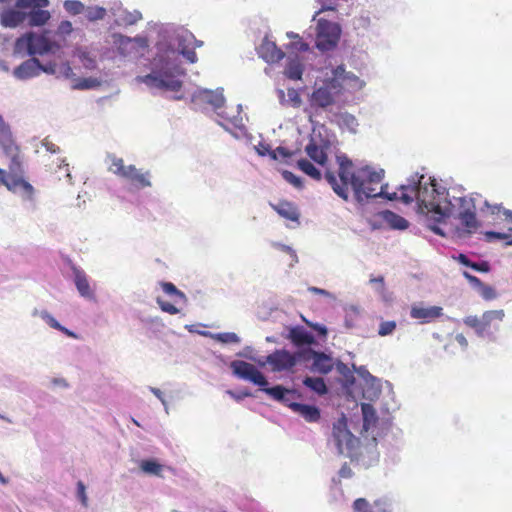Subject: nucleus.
Returning <instances> with one entry per match:
<instances>
[{
    "instance_id": "obj_1",
    "label": "nucleus",
    "mask_w": 512,
    "mask_h": 512,
    "mask_svg": "<svg viewBox=\"0 0 512 512\" xmlns=\"http://www.w3.org/2000/svg\"><path fill=\"white\" fill-rule=\"evenodd\" d=\"M319 134H312L305 151L317 164L325 168L324 177L333 191L343 200L349 198V186H351L355 198L362 202L368 198L384 197L390 201L399 200L404 204L417 201L418 210L428 220L435 222L430 229L444 235L442 229L437 226L443 223L453 214V208L458 207L457 219L460 226L456 231L459 237H467L474 234L480 227V221L476 216V203L473 197L463 196L454 198L455 203L448 199V192L444 187L438 186L435 179L415 173L408 179V184L401 185L400 193L387 191V184L382 185L384 170H374L370 167L355 169L353 162L346 155L336 156L338 163V182L335 173L326 167L328 153L336 148L337 140L330 130H318Z\"/></svg>"
},
{
    "instance_id": "obj_2",
    "label": "nucleus",
    "mask_w": 512,
    "mask_h": 512,
    "mask_svg": "<svg viewBox=\"0 0 512 512\" xmlns=\"http://www.w3.org/2000/svg\"><path fill=\"white\" fill-rule=\"evenodd\" d=\"M155 55L148 63L149 73L138 75L136 81L144 84L153 94H169L174 100L184 97L185 69L181 58L189 63L197 61L196 52L189 49L195 36L188 29L174 23L157 26Z\"/></svg>"
},
{
    "instance_id": "obj_3",
    "label": "nucleus",
    "mask_w": 512,
    "mask_h": 512,
    "mask_svg": "<svg viewBox=\"0 0 512 512\" xmlns=\"http://www.w3.org/2000/svg\"><path fill=\"white\" fill-rule=\"evenodd\" d=\"M365 86V82L354 73L347 71L341 64L331 69V73L316 88L311 96L312 107L327 108L340 102L341 95L356 92Z\"/></svg>"
},
{
    "instance_id": "obj_4",
    "label": "nucleus",
    "mask_w": 512,
    "mask_h": 512,
    "mask_svg": "<svg viewBox=\"0 0 512 512\" xmlns=\"http://www.w3.org/2000/svg\"><path fill=\"white\" fill-rule=\"evenodd\" d=\"M18 52L26 51L28 55H44L60 49V44L51 41L46 33L29 32L18 38L15 44Z\"/></svg>"
},
{
    "instance_id": "obj_5",
    "label": "nucleus",
    "mask_w": 512,
    "mask_h": 512,
    "mask_svg": "<svg viewBox=\"0 0 512 512\" xmlns=\"http://www.w3.org/2000/svg\"><path fill=\"white\" fill-rule=\"evenodd\" d=\"M505 317L504 310L485 311L481 317L470 315L463 319L466 326L475 330L480 336L491 335L493 331L499 329Z\"/></svg>"
},
{
    "instance_id": "obj_6",
    "label": "nucleus",
    "mask_w": 512,
    "mask_h": 512,
    "mask_svg": "<svg viewBox=\"0 0 512 512\" xmlns=\"http://www.w3.org/2000/svg\"><path fill=\"white\" fill-rule=\"evenodd\" d=\"M109 166L108 170L113 174L126 179L137 188H145L151 186L149 181V172L141 173L134 165H124L122 158L115 155H109Z\"/></svg>"
},
{
    "instance_id": "obj_7",
    "label": "nucleus",
    "mask_w": 512,
    "mask_h": 512,
    "mask_svg": "<svg viewBox=\"0 0 512 512\" xmlns=\"http://www.w3.org/2000/svg\"><path fill=\"white\" fill-rule=\"evenodd\" d=\"M226 99L224 96L223 88H216L215 90L197 88L191 95V104L194 109L203 112H216L223 104Z\"/></svg>"
},
{
    "instance_id": "obj_8",
    "label": "nucleus",
    "mask_w": 512,
    "mask_h": 512,
    "mask_svg": "<svg viewBox=\"0 0 512 512\" xmlns=\"http://www.w3.org/2000/svg\"><path fill=\"white\" fill-rule=\"evenodd\" d=\"M50 5L49 0H16L19 9H30L25 12V21L30 27H42L51 18V13L44 8Z\"/></svg>"
},
{
    "instance_id": "obj_9",
    "label": "nucleus",
    "mask_w": 512,
    "mask_h": 512,
    "mask_svg": "<svg viewBox=\"0 0 512 512\" xmlns=\"http://www.w3.org/2000/svg\"><path fill=\"white\" fill-rule=\"evenodd\" d=\"M340 34L338 23L320 18L316 25L315 45L321 51L331 50L337 45Z\"/></svg>"
},
{
    "instance_id": "obj_10",
    "label": "nucleus",
    "mask_w": 512,
    "mask_h": 512,
    "mask_svg": "<svg viewBox=\"0 0 512 512\" xmlns=\"http://www.w3.org/2000/svg\"><path fill=\"white\" fill-rule=\"evenodd\" d=\"M300 358H302V352L291 353L285 349H277L264 360H259L258 364L269 365L272 372H283L294 368Z\"/></svg>"
},
{
    "instance_id": "obj_11",
    "label": "nucleus",
    "mask_w": 512,
    "mask_h": 512,
    "mask_svg": "<svg viewBox=\"0 0 512 512\" xmlns=\"http://www.w3.org/2000/svg\"><path fill=\"white\" fill-rule=\"evenodd\" d=\"M216 121L222 128H246L247 115L242 111V105L227 106L223 104L221 109L215 112Z\"/></svg>"
},
{
    "instance_id": "obj_12",
    "label": "nucleus",
    "mask_w": 512,
    "mask_h": 512,
    "mask_svg": "<svg viewBox=\"0 0 512 512\" xmlns=\"http://www.w3.org/2000/svg\"><path fill=\"white\" fill-rule=\"evenodd\" d=\"M21 174H6V172L0 168V185H4L9 191L13 193H19L26 200H33L34 188Z\"/></svg>"
},
{
    "instance_id": "obj_13",
    "label": "nucleus",
    "mask_w": 512,
    "mask_h": 512,
    "mask_svg": "<svg viewBox=\"0 0 512 512\" xmlns=\"http://www.w3.org/2000/svg\"><path fill=\"white\" fill-rule=\"evenodd\" d=\"M230 367L233 374L238 378L248 380L260 387H266L268 385L265 376L251 363L242 360H234L231 362Z\"/></svg>"
},
{
    "instance_id": "obj_14",
    "label": "nucleus",
    "mask_w": 512,
    "mask_h": 512,
    "mask_svg": "<svg viewBox=\"0 0 512 512\" xmlns=\"http://www.w3.org/2000/svg\"><path fill=\"white\" fill-rule=\"evenodd\" d=\"M302 358L305 360L313 359L312 369L321 374H327L333 369V359L323 352H317L313 349L302 351Z\"/></svg>"
},
{
    "instance_id": "obj_15",
    "label": "nucleus",
    "mask_w": 512,
    "mask_h": 512,
    "mask_svg": "<svg viewBox=\"0 0 512 512\" xmlns=\"http://www.w3.org/2000/svg\"><path fill=\"white\" fill-rule=\"evenodd\" d=\"M257 54L268 64L279 62L285 56L284 52L277 47L275 42L270 41L267 37L257 47Z\"/></svg>"
},
{
    "instance_id": "obj_16",
    "label": "nucleus",
    "mask_w": 512,
    "mask_h": 512,
    "mask_svg": "<svg viewBox=\"0 0 512 512\" xmlns=\"http://www.w3.org/2000/svg\"><path fill=\"white\" fill-rule=\"evenodd\" d=\"M41 73L40 61L30 58L13 70V76L18 80H28L39 76Z\"/></svg>"
},
{
    "instance_id": "obj_17",
    "label": "nucleus",
    "mask_w": 512,
    "mask_h": 512,
    "mask_svg": "<svg viewBox=\"0 0 512 512\" xmlns=\"http://www.w3.org/2000/svg\"><path fill=\"white\" fill-rule=\"evenodd\" d=\"M442 314L443 309L439 306H413L410 311V316L414 319L421 320L422 323H428L436 318L441 317Z\"/></svg>"
},
{
    "instance_id": "obj_18",
    "label": "nucleus",
    "mask_w": 512,
    "mask_h": 512,
    "mask_svg": "<svg viewBox=\"0 0 512 512\" xmlns=\"http://www.w3.org/2000/svg\"><path fill=\"white\" fill-rule=\"evenodd\" d=\"M272 208L283 218L299 224L300 212L296 204L287 200H281Z\"/></svg>"
},
{
    "instance_id": "obj_19",
    "label": "nucleus",
    "mask_w": 512,
    "mask_h": 512,
    "mask_svg": "<svg viewBox=\"0 0 512 512\" xmlns=\"http://www.w3.org/2000/svg\"><path fill=\"white\" fill-rule=\"evenodd\" d=\"M1 24L7 28H16L25 21V12L13 8L4 9L0 13Z\"/></svg>"
},
{
    "instance_id": "obj_20",
    "label": "nucleus",
    "mask_w": 512,
    "mask_h": 512,
    "mask_svg": "<svg viewBox=\"0 0 512 512\" xmlns=\"http://www.w3.org/2000/svg\"><path fill=\"white\" fill-rule=\"evenodd\" d=\"M8 159V169L11 174H22V156L19 146H9L4 152Z\"/></svg>"
},
{
    "instance_id": "obj_21",
    "label": "nucleus",
    "mask_w": 512,
    "mask_h": 512,
    "mask_svg": "<svg viewBox=\"0 0 512 512\" xmlns=\"http://www.w3.org/2000/svg\"><path fill=\"white\" fill-rule=\"evenodd\" d=\"M290 409L307 422H317L320 419V410L316 406L294 402L290 404Z\"/></svg>"
},
{
    "instance_id": "obj_22",
    "label": "nucleus",
    "mask_w": 512,
    "mask_h": 512,
    "mask_svg": "<svg viewBox=\"0 0 512 512\" xmlns=\"http://www.w3.org/2000/svg\"><path fill=\"white\" fill-rule=\"evenodd\" d=\"M74 282L80 295L87 299H94V291L90 287L87 275L84 271L74 268Z\"/></svg>"
},
{
    "instance_id": "obj_23",
    "label": "nucleus",
    "mask_w": 512,
    "mask_h": 512,
    "mask_svg": "<svg viewBox=\"0 0 512 512\" xmlns=\"http://www.w3.org/2000/svg\"><path fill=\"white\" fill-rule=\"evenodd\" d=\"M304 71L303 63L297 55L288 56L284 75L290 80H300Z\"/></svg>"
},
{
    "instance_id": "obj_24",
    "label": "nucleus",
    "mask_w": 512,
    "mask_h": 512,
    "mask_svg": "<svg viewBox=\"0 0 512 512\" xmlns=\"http://www.w3.org/2000/svg\"><path fill=\"white\" fill-rule=\"evenodd\" d=\"M263 391L270 395L273 399L283 403L284 405L290 408V404L294 403L292 398L294 396V391L284 388L281 385H276L271 388L262 387Z\"/></svg>"
},
{
    "instance_id": "obj_25",
    "label": "nucleus",
    "mask_w": 512,
    "mask_h": 512,
    "mask_svg": "<svg viewBox=\"0 0 512 512\" xmlns=\"http://www.w3.org/2000/svg\"><path fill=\"white\" fill-rule=\"evenodd\" d=\"M288 338L296 346L311 345L315 343L314 336L301 326L291 328Z\"/></svg>"
},
{
    "instance_id": "obj_26",
    "label": "nucleus",
    "mask_w": 512,
    "mask_h": 512,
    "mask_svg": "<svg viewBox=\"0 0 512 512\" xmlns=\"http://www.w3.org/2000/svg\"><path fill=\"white\" fill-rule=\"evenodd\" d=\"M141 19L142 14L140 11H128L122 8L120 13L117 14V18L113 21V25L117 27H127L136 24Z\"/></svg>"
},
{
    "instance_id": "obj_27",
    "label": "nucleus",
    "mask_w": 512,
    "mask_h": 512,
    "mask_svg": "<svg viewBox=\"0 0 512 512\" xmlns=\"http://www.w3.org/2000/svg\"><path fill=\"white\" fill-rule=\"evenodd\" d=\"M331 123L337 125L339 128H354L358 126L355 116L347 112L333 114Z\"/></svg>"
},
{
    "instance_id": "obj_28",
    "label": "nucleus",
    "mask_w": 512,
    "mask_h": 512,
    "mask_svg": "<svg viewBox=\"0 0 512 512\" xmlns=\"http://www.w3.org/2000/svg\"><path fill=\"white\" fill-rule=\"evenodd\" d=\"M277 95L280 103L283 105H290L295 107L298 106L301 102L298 91L293 88H289L287 90V94H285L284 90L278 89Z\"/></svg>"
},
{
    "instance_id": "obj_29",
    "label": "nucleus",
    "mask_w": 512,
    "mask_h": 512,
    "mask_svg": "<svg viewBox=\"0 0 512 512\" xmlns=\"http://www.w3.org/2000/svg\"><path fill=\"white\" fill-rule=\"evenodd\" d=\"M84 16L89 22H97L104 20L107 16V9L102 6H86Z\"/></svg>"
},
{
    "instance_id": "obj_30",
    "label": "nucleus",
    "mask_w": 512,
    "mask_h": 512,
    "mask_svg": "<svg viewBox=\"0 0 512 512\" xmlns=\"http://www.w3.org/2000/svg\"><path fill=\"white\" fill-rule=\"evenodd\" d=\"M297 167L302 171L304 172L305 174H307L308 176H310L311 178H313L314 180L316 181H320L322 179V173L319 169H317L314 164H312L309 160L307 159H300L297 161Z\"/></svg>"
},
{
    "instance_id": "obj_31",
    "label": "nucleus",
    "mask_w": 512,
    "mask_h": 512,
    "mask_svg": "<svg viewBox=\"0 0 512 512\" xmlns=\"http://www.w3.org/2000/svg\"><path fill=\"white\" fill-rule=\"evenodd\" d=\"M303 384L317 393L318 395H324L327 393V386L323 380V378L320 377H306L303 380Z\"/></svg>"
},
{
    "instance_id": "obj_32",
    "label": "nucleus",
    "mask_w": 512,
    "mask_h": 512,
    "mask_svg": "<svg viewBox=\"0 0 512 512\" xmlns=\"http://www.w3.org/2000/svg\"><path fill=\"white\" fill-rule=\"evenodd\" d=\"M485 208L490 215H498L502 213L505 216V220L512 224V210L505 209L502 207V205H492L488 201L484 202V208H481L482 213H485Z\"/></svg>"
},
{
    "instance_id": "obj_33",
    "label": "nucleus",
    "mask_w": 512,
    "mask_h": 512,
    "mask_svg": "<svg viewBox=\"0 0 512 512\" xmlns=\"http://www.w3.org/2000/svg\"><path fill=\"white\" fill-rule=\"evenodd\" d=\"M333 436L338 446H341L343 441L351 436V433L347 430L345 420H339L333 425Z\"/></svg>"
},
{
    "instance_id": "obj_34",
    "label": "nucleus",
    "mask_w": 512,
    "mask_h": 512,
    "mask_svg": "<svg viewBox=\"0 0 512 512\" xmlns=\"http://www.w3.org/2000/svg\"><path fill=\"white\" fill-rule=\"evenodd\" d=\"M63 8L68 14L72 16L84 14V11L86 10V6L84 5V3L78 0L64 1Z\"/></svg>"
},
{
    "instance_id": "obj_35",
    "label": "nucleus",
    "mask_w": 512,
    "mask_h": 512,
    "mask_svg": "<svg viewBox=\"0 0 512 512\" xmlns=\"http://www.w3.org/2000/svg\"><path fill=\"white\" fill-rule=\"evenodd\" d=\"M385 218L392 228L400 230L408 228V221L400 215L393 212H387Z\"/></svg>"
},
{
    "instance_id": "obj_36",
    "label": "nucleus",
    "mask_w": 512,
    "mask_h": 512,
    "mask_svg": "<svg viewBox=\"0 0 512 512\" xmlns=\"http://www.w3.org/2000/svg\"><path fill=\"white\" fill-rule=\"evenodd\" d=\"M141 470L146 474L160 476L162 472V465L155 460H143L140 463Z\"/></svg>"
},
{
    "instance_id": "obj_37",
    "label": "nucleus",
    "mask_w": 512,
    "mask_h": 512,
    "mask_svg": "<svg viewBox=\"0 0 512 512\" xmlns=\"http://www.w3.org/2000/svg\"><path fill=\"white\" fill-rule=\"evenodd\" d=\"M73 32V26L72 23L69 20H62L56 31L55 34L61 38L63 41L67 39Z\"/></svg>"
},
{
    "instance_id": "obj_38",
    "label": "nucleus",
    "mask_w": 512,
    "mask_h": 512,
    "mask_svg": "<svg viewBox=\"0 0 512 512\" xmlns=\"http://www.w3.org/2000/svg\"><path fill=\"white\" fill-rule=\"evenodd\" d=\"M9 146H18L13 138L11 130H0V147L4 152Z\"/></svg>"
},
{
    "instance_id": "obj_39",
    "label": "nucleus",
    "mask_w": 512,
    "mask_h": 512,
    "mask_svg": "<svg viewBox=\"0 0 512 512\" xmlns=\"http://www.w3.org/2000/svg\"><path fill=\"white\" fill-rule=\"evenodd\" d=\"M509 233H501V232H495V231H487L485 233V237L488 241L493 240H507L506 245L512 246V240H509L511 233H512V224L508 229Z\"/></svg>"
},
{
    "instance_id": "obj_40",
    "label": "nucleus",
    "mask_w": 512,
    "mask_h": 512,
    "mask_svg": "<svg viewBox=\"0 0 512 512\" xmlns=\"http://www.w3.org/2000/svg\"><path fill=\"white\" fill-rule=\"evenodd\" d=\"M372 24L371 16L368 12H362L354 19V25L357 29L367 30Z\"/></svg>"
},
{
    "instance_id": "obj_41",
    "label": "nucleus",
    "mask_w": 512,
    "mask_h": 512,
    "mask_svg": "<svg viewBox=\"0 0 512 512\" xmlns=\"http://www.w3.org/2000/svg\"><path fill=\"white\" fill-rule=\"evenodd\" d=\"M160 285L162 287V290L166 294H168L170 296L179 297L180 299H183V300L186 299L185 294L182 291H180L179 289H177V287L173 283H171V282H161Z\"/></svg>"
},
{
    "instance_id": "obj_42",
    "label": "nucleus",
    "mask_w": 512,
    "mask_h": 512,
    "mask_svg": "<svg viewBox=\"0 0 512 512\" xmlns=\"http://www.w3.org/2000/svg\"><path fill=\"white\" fill-rule=\"evenodd\" d=\"M99 84L98 80L95 78H84L78 80L73 86V89L76 90H86V89H92L96 87Z\"/></svg>"
},
{
    "instance_id": "obj_43",
    "label": "nucleus",
    "mask_w": 512,
    "mask_h": 512,
    "mask_svg": "<svg viewBox=\"0 0 512 512\" xmlns=\"http://www.w3.org/2000/svg\"><path fill=\"white\" fill-rule=\"evenodd\" d=\"M282 177L295 188L301 189L303 188V181L296 176L294 173L288 170L282 171Z\"/></svg>"
},
{
    "instance_id": "obj_44",
    "label": "nucleus",
    "mask_w": 512,
    "mask_h": 512,
    "mask_svg": "<svg viewBox=\"0 0 512 512\" xmlns=\"http://www.w3.org/2000/svg\"><path fill=\"white\" fill-rule=\"evenodd\" d=\"M477 290L484 300L490 301L497 297V293H496L495 289L492 286L486 285L484 283Z\"/></svg>"
},
{
    "instance_id": "obj_45",
    "label": "nucleus",
    "mask_w": 512,
    "mask_h": 512,
    "mask_svg": "<svg viewBox=\"0 0 512 512\" xmlns=\"http://www.w3.org/2000/svg\"><path fill=\"white\" fill-rule=\"evenodd\" d=\"M254 147L260 156L270 155L272 159H277L276 151L272 150L269 144L259 142Z\"/></svg>"
},
{
    "instance_id": "obj_46",
    "label": "nucleus",
    "mask_w": 512,
    "mask_h": 512,
    "mask_svg": "<svg viewBox=\"0 0 512 512\" xmlns=\"http://www.w3.org/2000/svg\"><path fill=\"white\" fill-rule=\"evenodd\" d=\"M57 77H64L66 79H69L71 78L72 76H74V72H73V69L72 67L70 66V64L68 62H64V63H61L59 65H57V74H56Z\"/></svg>"
},
{
    "instance_id": "obj_47",
    "label": "nucleus",
    "mask_w": 512,
    "mask_h": 512,
    "mask_svg": "<svg viewBox=\"0 0 512 512\" xmlns=\"http://www.w3.org/2000/svg\"><path fill=\"white\" fill-rule=\"evenodd\" d=\"M396 329L395 321H384L380 324L378 334L380 336H387L394 332Z\"/></svg>"
},
{
    "instance_id": "obj_48",
    "label": "nucleus",
    "mask_w": 512,
    "mask_h": 512,
    "mask_svg": "<svg viewBox=\"0 0 512 512\" xmlns=\"http://www.w3.org/2000/svg\"><path fill=\"white\" fill-rule=\"evenodd\" d=\"M156 301L163 312H166L171 315H175V314L179 313V309L175 305L171 304L170 302H167V301L161 299L160 297H158Z\"/></svg>"
},
{
    "instance_id": "obj_49",
    "label": "nucleus",
    "mask_w": 512,
    "mask_h": 512,
    "mask_svg": "<svg viewBox=\"0 0 512 512\" xmlns=\"http://www.w3.org/2000/svg\"><path fill=\"white\" fill-rule=\"evenodd\" d=\"M355 512H372L369 502L365 498H358L353 503Z\"/></svg>"
},
{
    "instance_id": "obj_50",
    "label": "nucleus",
    "mask_w": 512,
    "mask_h": 512,
    "mask_svg": "<svg viewBox=\"0 0 512 512\" xmlns=\"http://www.w3.org/2000/svg\"><path fill=\"white\" fill-rule=\"evenodd\" d=\"M321 4V9L315 13L313 20L322 11H334L339 0H317Z\"/></svg>"
},
{
    "instance_id": "obj_51",
    "label": "nucleus",
    "mask_w": 512,
    "mask_h": 512,
    "mask_svg": "<svg viewBox=\"0 0 512 512\" xmlns=\"http://www.w3.org/2000/svg\"><path fill=\"white\" fill-rule=\"evenodd\" d=\"M216 339L222 343H238L239 337L233 332L219 333Z\"/></svg>"
},
{
    "instance_id": "obj_52",
    "label": "nucleus",
    "mask_w": 512,
    "mask_h": 512,
    "mask_svg": "<svg viewBox=\"0 0 512 512\" xmlns=\"http://www.w3.org/2000/svg\"><path fill=\"white\" fill-rule=\"evenodd\" d=\"M77 495L83 506L86 507L88 505V498L86 495V487L82 481H78L77 483Z\"/></svg>"
},
{
    "instance_id": "obj_53",
    "label": "nucleus",
    "mask_w": 512,
    "mask_h": 512,
    "mask_svg": "<svg viewBox=\"0 0 512 512\" xmlns=\"http://www.w3.org/2000/svg\"><path fill=\"white\" fill-rule=\"evenodd\" d=\"M470 267L476 271L479 272H489L490 271V265L487 261L482 262H472Z\"/></svg>"
},
{
    "instance_id": "obj_54",
    "label": "nucleus",
    "mask_w": 512,
    "mask_h": 512,
    "mask_svg": "<svg viewBox=\"0 0 512 512\" xmlns=\"http://www.w3.org/2000/svg\"><path fill=\"white\" fill-rule=\"evenodd\" d=\"M43 319L46 320L47 324L54 329H62V325L50 314L44 312L42 314Z\"/></svg>"
},
{
    "instance_id": "obj_55",
    "label": "nucleus",
    "mask_w": 512,
    "mask_h": 512,
    "mask_svg": "<svg viewBox=\"0 0 512 512\" xmlns=\"http://www.w3.org/2000/svg\"><path fill=\"white\" fill-rule=\"evenodd\" d=\"M463 275L475 289H478L483 285V282L478 277L468 272H464Z\"/></svg>"
},
{
    "instance_id": "obj_56",
    "label": "nucleus",
    "mask_w": 512,
    "mask_h": 512,
    "mask_svg": "<svg viewBox=\"0 0 512 512\" xmlns=\"http://www.w3.org/2000/svg\"><path fill=\"white\" fill-rule=\"evenodd\" d=\"M41 72H44L49 75L57 74V64L55 63H47L45 65L40 63Z\"/></svg>"
},
{
    "instance_id": "obj_57",
    "label": "nucleus",
    "mask_w": 512,
    "mask_h": 512,
    "mask_svg": "<svg viewBox=\"0 0 512 512\" xmlns=\"http://www.w3.org/2000/svg\"><path fill=\"white\" fill-rule=\"evenodd\" d=\"M42 145L46 148V150L48 152L57 153L60 151V148L56 144H54L51 140H49V138H45L42 141Z\"/></svg>"
},
{
    "instance_id": "obj_58",
    "label": "nucleus",
    "mask_w": 512,
    "mask_h": 512,
    "mask_svg": "<svg viewBox=\"0 0 512 512\" xmlns=\"http://www.w3.org/2000/svg\"><path fill=\"white\" fill-rule=\"evenodd\" d=\"M227 394H229L236 401H240V400H242V399H244L246 397L251 396V393L249 391H247V390L241 391L239 393H236V392H233L231 390H228Z\"/></svg>"
},
{
    "instance_id": "obj_59",
    "label": "nucleus",
    "mask_w": 512,
    "mask_h": 512,
    "mask_svg": "<svg viewBox=\"0 0 512 512\" xmlns=\"http://www.w3.org/2000/svg\"><path fill=\"white\" fill-rule=\"evenodd\" d=\"M352 475H353V472H352L351 467L349 466V464L344 463L339 470V476L341 478H350V477H352Z\"/></svg>"
},
{
    "instance_id": "obj_60",
    "label": "nucleus",
    "mask_w": 512,
    "mask_h": 512,
    "mask_svg": "<svg viewBox=\"0 0 512 512\" xmlns=\"http://www.w3.org/2000/svg\"><path fill=\"white\" fill-rule=\"evenodd\" d=\"M107 15L113 18V21L117 18V14L120 13L122 6L121 4H114L113 6L106 8Z\"/></svg>"
},
{
    "instance_id": "obj_61",
    "label": "nucleus",
    "mask_w": 512,
    "mask_h": 512,
    "mask_svg": "<svg viewBox=\"0 0 512 512\" xmlns=\"http://www.w3.org/2000/svg\"><path fill=\"white\" fill-rule=\"evenodd\" d=\"M308 291L313 293V294L323 295V296H326V297H333L330 292H328L325 289L318 288V287H309Z\"/></svg>"
},
{
    "instance_id": "obj_62",
    "label": "nucleus",
    "mask_w": 512,
    "mask_h": 512,
    "mask_svg": "<svg viewBox=\"0 0 512 512\" xmlns=\"http://www.w3.org/2000/svg\"><path fill=\"white\" fill-rule=\"evenodd\" d=\"M68 166H69V164L66 162L65 159H58V162H57L58 170H61L63 168L65 170L66 176L70 178L71 175L69 173Z\"/></svg>"
},
{
    "instance_id": "obj_63",
    "label": "nucleus",
    "mask_w": 512,
    "mask_h": 512,
    "mask_svg": "<svg viewBox=\"0 0 512 512\" xmlns=\"http://www.w3.org/2000/svg\"><path fill=\"white\" fill-rule=\"evenodd\" d=\"M370 283L371 284H378L381 292L384 290L385 284H384V277L383 276L371 277L370 278Z\"/></svg>"
},
{
    "instance_id": "obj_64",
    "label": "nucleus",
    "mask_w": 512,
    "mask_h": 512,
    "mask_svg": "<svg viewBox=\"0 0 512 512\" xmlns=\"http://www.w3.org/2000/svg\"><path fill=\"white\" fill-rule=\"evenodd\" d=\"M83 64H84L85 68L90 69V70H92L96 67V61L92 58L84 57Z\"/></svg>"
}]
</instances>
